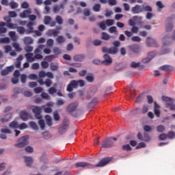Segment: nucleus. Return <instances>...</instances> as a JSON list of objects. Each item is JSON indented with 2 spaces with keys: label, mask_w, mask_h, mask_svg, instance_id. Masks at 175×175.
<instances>
[{
  "label": "nucleus",
  "mask_w": 175,
  "mask_h": 175,
  "mask_svg": "<svg viewBox=\"0 0 175 175\" xmlns=\"http://www.w3.org/2000/svg\"><path fill=\"white\" fill-rule=\"evenodd\" d=\"M54 45V40L53 38H49L46 41V46L49 47H52Z\"/></svg>",
  "instance_id": "09e8293b"
},
{
  "label": "nucleus",
  "mask_w": 175,
  "mask_h": 175,
  "mask_svg": "<svg viewBox=\"0 0 175 175\" xmlns=\"http://www.w3.org/2000/svg\"><path fill=\"white\" fill-rule=\"evenodd\" d=\"M131 68H139V66H140V62H132L131 65H130Z\"/></svg>",
  "instance_id": "69168bd1"
},
{
  "label": "nucleus",
  "mask_w": 175,
  "mask_h": 175,
  "mask_svg": "<svg viewBox=\"0 0 175 175\" xmlns=\"http://www.w3.org/2000/svg\"><path fill=\"white\" fill-rule=\"evenodd\" d=\"M9 126L12 129H18V122H17L16 121H12L10 123Z\"/></svg>",
  "instance_id": "2f4dec72"
},
{
  "label": "nucleus",
  "mask_w": 175,
  "mask_h": 175,
  "mask_svg": "<svg viewBox=\"0 0 175 175\" xmlns=\"http://www.w3.org/2000/svg\"><path fill=\"white\" fill-rule=\"evenodd\" d=\"M102 51L103 53H106L107 54H111L112 55H114V54H117V53H118V49L114 48V46L111 48L103 46L102 48Z\"/></svg>",
  "instance_id": "6e6552de"
},
{
  "label": "nucleus",
  "mask_w": 175,
  "mask_h": 175,
  "mask_svg": "<svg viewBox=\"0 0 175 175\" xmlns=\"http://www.w3.org/2000/svg\"><path fill=\"white\" fill-rule=\"evenodd\" d=\"M24 50L26 51V53H31L33 51V46L27 45L25 46Z\"/></svg>",
  "instance_id": "49530a36"
},
{
  "label": "nucleus",
  "mask_w": 175,
  "mask_h": 175,
  "mask_svg": "<svg viewBox=\"0 0 175 175\" xmlns=\"http://www.w3.org/2000/svg\"><path fill=\"white\" fill-rule=\"evenodd\" d=\"M117 137H109L106 138L103 143L101 144V147L103 148H110V147H113L114 146V142H116Z\"/></svg>",
  "instance_id": "20e7f679"
},
{
  "label": "nucleus",
  "mask_w": 175,
  "mask_h": 175,
  "mask_svg": "<svg viewBox=\"0 0 175 175\" xmlns=\"http://www.w3.org/2000/svg\"><path fill=\"white\" fill-rule=\"evenodd\" d=\"M42 107L39 106H33L32 108V111L34 114V117L37 118V120H42Z\"/></svg>",
  "instance_id": "423d86ee"
},
{
  "label": "nucleus",
  "mask_w": 175,
  "mask_h": 175,
  "mask_svg": "<svg viewBox=\"0 0 175 175\" xmlns=\"http://www.w3.org/2000/svg\"><path fill=\"white\" fill-rule=\"evenodd\" d=\"M59 33H60L59 31H56L54 29H49L46 32V35H48V36H54L55 38V36H58V35H59Z\"/></svg>",
  "instance_id": "dca6fc26"
},
{
  "label": "nucleus",
  "mask_w": 175,
  "mask_h": 175,
  "mask_svg": "<svg viewBox=\"0 0 175 175\" xmlns=\"http://www.w3.org/2000/svg\"><path fill=\"white\" fill-rule=\"evenodd\" d=\"M21 81L23 83V84H25L27 83V75L25 74L21 75Z\"/></svg>",
  "instance_id": "5fc2aeb1"
},
{
  "label": "nucleus",
  "mask_w": 175,
  "mask_h": 175,
  "mask_svg": "<svg viewBox=\"0 0 175 175\" xmlns=\"http://www.w3.org/2000/svg\"><path fill=\"white\" fill-rule=\"evenodd\" d=\"M108 31L109 33H115V32H117V27L116 26H112L109 27Z\"/></svg>",
  "instance_id": "e2e57ef3"
},
{
  "label": "nucleus",
  "mask_w": 175,
  "mask_h": 175,
  "mask_svg": "<svg viewBox=\"0 0 175 175\" xmlns=\"http://www.w3.org/2000/svg\"><path fill=\"white\" fill-rule=\"evenodd\" d=\"M52 18H51V16H45L44 18V25H50V24H51V21Z\"/></svg>",
  "instance_id": "bb28decb"
},
{
  "label": "nucleus",
  "mask_w": 175,
  "mask_h": 175,
  "mask_svg": "<svg viewBox=\"0 0 175 175\" xmlns=\"http://www.w3.org/2000/svg\"><path fill=\"white\" fill-rule=\"evenodd\" d=\"M167 137L168 139H174V137H175V133L173 132V131L168 132L167 134Z\"/></svg>",
  "instance_id": "8fccbe9b"
},
{
  "label": "nucleus",
  "mask_w": 175,
  "mask_h": 175,
  "mask_svg": "<svg viewBox=\"0 0 175 175\" xmlns=\"http://www.w3.org/2000/svg\"><path fill=\"white\" fill-rule=\"evenodd\" d=\"M77 107V103H72L66 107V110L67 111H68V113H72V111H75V110H76Z\"/></svg>",
  "instance_id": "2eb2a0df"
},
{
  "label": "nucleus",
  "mask_w": 175,
  "mask_h": 175,
  "mask_svg": "<svg viewBox=\"0 0 175 175\" xmlns=\"http://www.w3.org/2000/svg\"><path fill=\"white\" fill-rule=\"evenodd\" d=\"M53 53L57 57V55H59V54H61L62 51L61 49H59V48L55 47L53 49Z\"/></svg>",
  "instance_id": "4c0bfd02"
},
{
  "label": "nucleus",
  "mask_w": 175,
  "mask_h": 175,
  "mask_svg": "<svg viewBox=\"0 0 175 175\" xmlns=\"http://www.w3.org/2000/svg\"><path fill=\"white\" fill-rule=\"evenodd\" d=\"M58 63H54V62H51L50 64V68L51 70H52L53 72L55 71V70H58Z\"/></svg>",
  "instance_id": "c85d7f7f"
},
{
  "label": "nucleus",
  "mask_w": 175,
  "mask_h": 175,
  "mask_svg": "<svg viewBox=\"0 0 175 175\" xmlns=\"http://www.w3.org/2000/svg\"><path fill=\"white\" fill-rule=\"evenodd\" d=\"M48 92L50 95H53V94L57 92V89L54 87H51L48 90Z\"/></svg>",
  "instance_id": "603ef678"
},
{
  "label": "nucleus",
  "mask_w": 175,
  "mask_h": 175,
  "mask_svg": "<svg viewBox=\"0 0 175 175\" xmlns=\"http://www.w3.org/2000/svg\"><path fill=\"white\" fill-rule=\"evenodd\" d=\"M10 118H12V114L10 113H7L4 118H2L1 119H0L1 122H8L9 121V120H10Z\"/></svg>",
  "instance_id": "b1692460"
},
{
  "label": "nucleus",
  "mask_w": 175,
  "mask_h": 175,
  "mask_svg": "<svg viewBox=\"0 0 175 175\" xmlns=\"http://www.w3.org/2000/svg\"><path fill=\"white\" fill-rule=\"evenodd\" d=\"M23 42L26 46H29L33 43V39L32 38L27 36L23 38Z\"/></svg>",
  "instance_id": "4be33fe9"
},
{
  "label": "nucleus",
  "mask_w": 175,
  "mask_h": 175,
  "mask_svg": "<svg viewBox=\"0 0 175 175\" xmlns=\"http://www.w3.org/2000/svg\"><path fill=\"white\" fill-rule=\"evenodd\" d=\"M18 129H21V131H23L24 129H28V124H26L25 122H23L21 124H18Z\"/></svg>",
  "instance_id": "37998d69"
},
{
  "label": "nucleus",
  "mask_w": 175,
  "mask_h": 175,
  "mask_svg": "<svg viewBox=\"0 0 175 175\" xmlns=\"http://www.w3.org/2000/svg\"><path fill=\"white\" fill-rule=\"evenodd\" d=\"M143 12H144L143 5L135 4L131 8V13H132V14H140V13H143Z\"/></svg>",
  "instance_id": "39448f33"
},
{
  "label": "nucleus",
  "mask_w": 175,
  "mask_h": 175,
  "mask_svg": "<svg viewBox=\"0 0 175 175\" xmlns=\"http://www.w3.org/2000/svg\"><path fill=\"white\" fill-rule=\"evenodd\" d=\"M33 56V53H27L25 55V57L27 58L29 62H33L34 59L32 57Z\"/></svg>",
  "instance_id": "393cba45"
},
{
  "label": "nucleus",
  "mask_w": 175,
  "mask_h": 175,
  "mask_svg": "<svg viewBox=\"0 0 175 175\" xmlns=\"http://www.w3.org/2000/svg\"><path fill=\"white\" fill-rule=\"evenodd\" d=\"M28 139H29V137L28 136L21 137L18 139L17 144H14V147H16L17 148H23V147H25V146H28V144L29 143Z\"/></svg>",
  "instance_id": "7ed1b4c3"
},
{
  "label": "nucleus",
  "mask_w": 175,
  "mask_h": 175,
  "mask_svg": "<svg viewBox=\"0 0 175 175\" xmlns=\"http://www.w3.org/2000/svg\"><path fill=\"white\" fill-rule=\"evenodd\" d=\"M129 49L133 51V53H135V54H139L141 51L140 46L134 44L129 46Z\"/></svg>",
  "instance_id": "ddd939ff"
},
{
  "label": "nucleus",
  "mask_w": 175,
  "mask_h": 175,
  "mask_svg": "<svg viewBox=\"0 0 175 175\" xmlns=\"http://www.w3.org/2000/svg\"><path fill=\"white\" fill-rule=\"evenodd\" d=\"M68 128L69 123L66 121H64L62 125H61L58 129V133H59V135H64V133H66Z\"/></svg>",
  "instance_id": "1a4fd4ad"
},
{
  "label": "nucleus",
  "mask_w": 175,
  "mask_h": 175,
  "mask_svg": "<svg viewBox=\"0 0 175 175\" xmlns=\"http://www.w3.org/2000/svg\"><path fill=\"white\" fill-rule=\"evenodd\" d=\"M8 5L11 9H17V8H18V3L14 1H10Z\"/></svg>",
  "instance_id": "f704fd0d"
},
{
  "label": "nucleus",
  "mask_w": 175,
  "mask_h": 175,
  "mask_svg": "<svg viewBox=\"0 0 175 175\" xmlns=\"http://www.w3.org/2000/svg\"><path fill=\"white\" fill-rule=\"evenodd\" d=\"M146 45L148 47H158V42L156 39L150 37L146 38Z\"/></svg>",
  "instance_id": "9d476101"
},
{
  "label": "nucleus",
  "mask_w": 175,
  "mask_h": 175,
  "mask_svg": "<svg viewBox=\"0 0 175 175\" xmlns=\"http://www.w3.org/2000/svg\"><path fill=\"white\" fill-rule=\"evenodd\" d=\"M157 54V52L155 51H152L149 53H148V57L150 58V59H152V58H154V57H155Z\"/></svg>",
  "instance_id": "a19ab883"
},
{
  "label": "nucleus",
  "mask_w": 175,
  "mask_h": 175,
  "mask_svg": "<svg viewBox=\"0 0 175 175\" xmlns=\"http://www.w3.org/2000/svg\"><path fill=\"white\" fill-rule=\"evenodd\" d=\"M13 69H14V65L6 67L5 69L1 70V76H8L10 72H13Z\"/></svg>",
  "instance_id": "9b49d317"
},
{
  "label": "nucleus",
  "mask_w": 175,
  "mask_h": 175,
  "mask_svg": "<svg viewBox=\"0 0 175 175\" xmlns=\"http://www.w3.org/2000/svg\"><path fill=\"white\" fill-rule=\"evenodd\" d=\"M85 80H87L88 81V83H93L94 82V76L88 75L85 77Z\"/></svg>",
  "instance_id": "0e129e2a"
},
{
  "label": "nucleus",
  "mask_w": 175,
  "mask_h": 175,
  "mask_svg": "<svg viewBox=\"0 0 175 175\" xmlns=\"http://www.w3.org/2000/svg\"><path fill=\"white\" fill-rule=\"evenodd\" d=\"M165 107L170 109L172 111L175 110V104L173 103H167L165 104Z\"/></svg>",
  "instance_id": "c756f323"
},
{
  "label": "nucleus",
  "mask_w": 175,
  "mask_h": 175,
  "mask_svg": "<svg viewBox=\"0 0 175 175\" xmlns=\"http://www.w3.org/2000/svg\"><path fill=\"white\" fill-rule=\"evenodd\" d=\"M106 25L108 27H111V25H114V20L113 19H107L106 21Z\"/></svg>",
  "instance_id": "13d9d810"
},
{
  "label": "nucleus",
  "mask_w": 175,
  "mask_h": 175,
  "mask_svg": "<svg viewBox=\"0 0 175 175\" xmlns=\"http://www.w3.org/2000/svg\"><path fill=\"white\" fill-rule=\"evenodd\" d=\"M53 84V81L50 79H46L44 81V85L46 87H51V85Z\"/></svg>",
  "instance_id": "052dcab7"
},
{
  "label": "nucleus",
  "mask_w": 175,
  "mask_h": 175,
  "mask_svg": "<svg viewBox=\"0 0 175 175\" xmlns=\"http://www.w3.org/2000/svg\"><path fill=\"white\" fill-rule=\"evenodd\" d=\"M16 31L20 33V35H23V33H25V28L24 27H17L16 26Z\"/></svg>",
  "instance_id": "72a5a7b5"
},
{
  "label": "nucleus",
  "mask_w": 175,
  "mask_h": 175,
  "mask_svg": "<svg viewBox=\"0 0 175 175\" xmlns=\"http://www.w3.org/2000/svg\"><path fill=\"white\" fill-rule=\"evenodd\" d=\"M160 70H164L165 72H172L173 70V66L170 65H163L159 67Z\"/></svg>",
  "instance_id": "6ab92c4d"
},
{
  "label": "nucleus",
  "mask_w": 175,
  "mask_h": 175,
  "mask_svg": "<svg viewBox=\"0 0 175 175\" xmlns=\"http://www.w3.org/2000/svg\"><path fill=\"white\" fill-rule=\"evenodd\" d=\"M70 84L74 88H77L78 85H77V81L76 80H72L70 82Z\"/></svg>",
  "instance_id": "774afa93"
},
{
  "label": "nucleus",
  "mask_w": 175,
  "mask_h": 175,
  "mask_svg": "<svg viewBox=\"0 0 175 175\" xmlns=\"http://www.w3.org/2000/svg\"><path fill=\"white\" fill-rule=\"evenodd\" d=\"M53 118L55 121H59V114L58 113V111H55L53 112Z\"/></svg>",
  "instance_id": "864d4df0"
},
{
  "label": "nucleus",
  "mask_w": 175,
  "mask_h": 175,
  "mask_svg": "<svg viewBox=\"0 0 175 175\" xmlns=\"http://www.w3.org/2000/svg\"><path fill=\"white\" fill-rule=\"evenodd\" d=\"M101 39H103V40H109V39H110V36L106 32H103L101 34Z\"/></svg>",
  "instance_id": "e433bc0d"
},
{
  "label": "nucleus",
  "mask_w": 175,
  "mask_h": 175,
  "mask_svg": "<svg viewBox=\"0 0 175 175\" xmlns=\"http://www.w3.org/2000/svg\"><path fill=\"white\" fill-rule=\"evenodd\" d=\"M34 32L33 27H28L25 29V35H31V33H33Z\"/></svg>",
  "instance_id": "ea45409f"
},
{
  "label": "nucleus",
  "mask_w": 175,
  "mask_h": 175,
  "mask_svg": "<svg viewBox=\"0 0 175 175\" xmlns=\"http://www.w3.org/2000/svg\"><path fill=\"white\" fill-rule=\"evenodd\" d=\"M6 27L10 28V29H16L17 28V24L10 23V22L9 23H7Z\"/></svg>",
  "instance_id": "c03bdc74"
},
{
  "label": "nucleus",
  "mask_w": 175,
  "mask_h": 175,
  "mask_svg": "<svg viewBox=\"0 0 175 175\" xmlns=\"http://www.w3.org/2000/svg\"><path fill=\"white\" fill-rule=\"evenodd\" d=\"M111 161V158L105 157L101 159L96 165L87 162H78L75 164L76 167H82L83 169H94V167H103L106 166L109 162Z\"/></svg>",
  "instance_id": "f257e3e1"
},
{
  "label": "nucleus",
  "mask_w": 175,
  "mask_h": 175,
  "mask_svg": "<svg viewBox=\"0 0 175 175\" xmlns=\"http://www.w3.org/2000/svg\"><path fill=\"white\" fill-rule=\"evenodd\" d=\"M47 72H46V71L44 70H41L39 72L38 76L40 77V79H43L44 77H46Z\"/></svg>",
  "instance_id": "6e6d98bb"
},
{
  "label": "nucleus",
  "mask_w": 175,
  "mask_h": 175,
  "mask_svg": "<svg viewBox=\"0 0 175 175\" xmlns=\"http://www.w3.org/2000/svg\"><path fill=\"white\" fill-rule=\"evenodd\" d=\"M98 25L103 31H105V29H106V24H105V22L98 23Z\"/></svg>",
  "instance_id": "bf43d9fd"
},
{
  "label": "nucleus",
  "mask_w": 175,
  "mask_h": 175,
  "mask_svg": "<svg viewBox=\"0 0 175 175\" xmlns=\"http://www.w3.org/2000/svg\"><path fill=\"white\" fill-rule=\"evenodd\" d=\"M175 14H172L170 16L166 18L165 31L166 32H170L174 27Z\"/></svg>",
  "instance_id": "f03ea898"
},
{
  "label": "nucleus",
  "mask_w": 175,
  "mask_h": 175,
  "mask_svg": "<svg viewBox=\"0 0 175 175\" xmlns=\"http://www.w3.org/2000/svg\"><path fill=\"white\" fill-rule=\"evenodd\" d=\"M157 131L159 133H163V132H165V126H163V125L157 126Z\"/></svg>",
  "instance_id": "58836bf2"
},
{
  "label": "nucleus",
  "mask_w": 175,
  "mask_h": 175,
  "mask_svg": "<svg viewBox=\"0 0 175 175\" xmlns=\"http://www.w3.org/2000/svg\"><path fill=\"white\" fill-rule=\"evenodd\" d=\"M169 38H170V36L166 35V36H164V38H163V45H164V46H170V44H172V42L167 41V39H169Z\"/></svg>",
  "instance_id": "cd10ccee"
},
{
  "label": "nucleus",
  "mask_w": 175,
  "mask_h": 175,
  "mask_svg": "<svg viewBox=\"0 0 175 175\" xmlns=\"http://www.w3.org/2000/svg\"><path fill=\"white\" fill-rule=\"evenodd\" d=\"M56 42L58 44H62V43H65V42H66V38H65L64 36H58L56 38Z\"/></svg>",
  "instance_id": "5701e85b"
},
{
  "label": "nucleus",
  "mask_w": 175,
  "mask_h": 175,
  "mask_svg": "<svg viewBox=\"0 0 175 175\" xmlns=\"http://www.w3.org/2000/svg\"><path fill=\"white\" fill-rule=\"evenodd\" d=\"M78 87L83 88L85 85V82L83 79H79L77 81Z\"/></svg>",
  "instance_id": "de8ad7c7"
},
{
  "label": "nucleus",
  "mask_w": 175,
  "mask_h": 175,
  "mask_svg": "<svg viewBox=\"0 0 175 175\" xmlns=\"http://www.w3.org/2000/svg\"><path fill=\"white\" fill-rule=\"evenodd\" d=\"M25 159V163H26V166L28 167H31V165H32V162H33V159H32L31 157H24Z\"/></svg>",
  "instance_id": "f3484780"
},
{
  "label": "nucleus",
  "mask_w": 175,
  "mask_h": 175,
  "mask_svg": "<svg viewBox=\"0 0 175 175\" xmlns=\"http://www.w3.org/2000/svg\"><path fill=\"white\" fill-rule=\"evenodd\" d=\"M55 20V21H52L50 23V27L51 28L55 27L57 24H58V25H62V24H64V19L62 18V16L59 15L56 16Z\"/></svg>",
  "instance_id": "0eeeda50"
},
{
  "label": "nucleus",
  "mask_w": 175,
  "mask_h": 175,
  "mask_svg": "<svg viewBox=\"0 0 175 175\" xmlns=\"http://www.w3.org/2000/svg\"><path fill=\"white\" fill-rule=\"evenodd\" d=\"M29 125L30 128H31V129H33V131H38L39 129L38 124L35 122H29Z\"/></svg>",
  "instance_id": "7c9ffc66"
},
{
  "label": "nucleus",
  "mask_w": 175,
  "mask_h": 175,
  "mask_svg": "<svg viewBox=\"0 0 175 175\" xmlns=\"http://www.w3.org/2000/svg\"><path fill=\"white\" fill-rule=\"evenodd\" d=\"M44 49V44H40L35 50H34V54H41L42 50Z\"/></svg>",
  "instance_id": "a878e982"
},
{
  "label": "nucleus",
  "mask_w": 175,
  "mask_h": 175,
  "mask_svg": "<svg viewBox=\"0 0 175 175\" xmlns=\"http://www.w3.org/2000/svg\"><path fill=\"white\" fill-rule=\"evenodd\" d=\"M144 12H152V8L150 5H143Z\"/></svg>",
  "instance_id": "680f3d73"
},
{
  "label": "nucleus",
  "mask_w": 175,
  "mask_h": 175,
  "mask_svg": "<svg viewBox=\"0 0 175 175\" xmlns=\"http://www.w3.org/2000/svg\"><path fill=\"white\" fill-rule=\"evenodd\" d=\"M31 10H25L20 14V17L21 18H27V17H29V14H31Z\"/></svg>",
  "instance_id": "a211bd4d"
},
{
  "label": "nucleus",
  "mask_w": 175,
  "mask_h": 175,
  "mask_svg": "<svg viewBox=\"0 0 175 175\" xmlns=\"http://www.w3.org/2000/svg\"><path fill=\"white\" fill-rule=\"evenodd\" d=\"M92 9H93V10H94V12H100V4H99V3L95 4V5L93 6Z\"/></svg>",
  "instance_id": "a18cd8bd"
},
{
  "label": "nucleus",
  "mask_w": 175,
  "mask_h": 175,
  "mask_svg": "<svg viewBox=\"0 0 175 175\" xmlns=\"http://www.w3.org/2000/svg\"><path fill=\"white\" fill-rule=\"evenodd\" d=\"M92 63L94 65H103V64H102V62H100V59H94L92 60Z\"/></svg>",
  "instance_id": "338daca9"
},
{
  "label": "nucleus",
  "mask_w": 175,
  "mask_h": 175,
  "mask_svg": "<svg viewBox=\"0 0 175 175\" xmlns=\"http://www.w3.org/2000/svg\"><path fill=\"white\" fill-rule=\"evenodd\" d=\"M85 58V56L84 55H76L73 57V59L76 61V62H83Z\"/></svg>",
  "instance_id": "aec40b11"
},
{
  "label": "nucleus",
  "mask_w": 175,
  "mask_h": 175,
  "mask_svg": "<svg viewBox=\"0 0 175 175\" xmlns=\"http://www.w3.org/2000/svg\"><path fill=\"white\" fill-rule=\"evenodd\" d=\"M104 60L102 61L103 65H110L113 62V59L108 54H105L103 55Z\"/></svg>",
  "instance_id": "f8f14e48"
},
{
  "label": "nucleus",
  "mask_w": 175,
  "mask_h": 175,
  "mask_svg": "<svg viewBox=\"0 0 175 175\" xmlns=\"http://www.w3.org/2000/svg\"><path fill=\"white\" fill-rule=\"evenodd\" d=\"M144 142H150L151 140V137L147 133H144Z\"/></svg>",
  "instance_id": "3c124183"
},
{
  "label": "nucleus",
  "mask_w": 175,
  "mask_h": 175,
  "mask_svg": "<svg viewBox=\"0 0 175 175\" xmlns=\"http://www.w3.org/2000/svg\"><path fill=\"white\" fill-rule=\"evenodd\" d=\"M3 49L5 50V54H8V53H9L10 51H12V46H10V45H5V46H3Z\"/></svg>",
  "instance_id": "4d7b16f0"
},
{
  "label": "nucleus",
  "mask_w": 175,
  "mask_h": 175,
  "mask_svg": "<svg viewBox=\"0 0 175 175\" xmlns=\"http://www.w3.org/2000/svg\"><path fill=\"white\" fill-rule=\"evenodd\" d=\"M43 139L45 140H49V139H51V134L49 133V131H45L42 133Z\"/></svg>",
  "instance_id": "473e14b6"
},
{
  "label": "nucleus",
  "mask_w": 175,
  "mask_h": 175,
  "mask_svg": "<svg viewBox=\"0 0 175 175\" xmlns=\"http://www.w3.org/2000/svg\"><path fill=\"white\" fill-rule=\"evenodd\" d=\"M20 117L23 121H28V119L29 118V113H28L27 111H21L20 112Z\"/></svg>",
  "instance_id": "4468645a"
},
{
  "label": "nucleus",
  "mask_w": 175,
  "mask_h": 175,
  "mask_svg": "<svg viewBox=\"0 0 175 175\" xmlns=\"http://www.w3.org/2000/svg\"><path fill=\"white\" fill-rule=\"evenodd\" d=\"M0 43H10V38H9V37L0 38Z\"/></svg>",
  "instance_id": "79ce46f5"
},
{
  "label": "nucleus",
  "mask_w": 175,
  "mask_h": 175,
  "mask_svg": "<svg viewBox=\"0 0 175 175\" xmlns=\"http://www.w3.org/2000/svg\"><path fill=\"white\" fill-rule=\"evenodd\" d=\"M160 107H161L159 106V105L157 103L154 104V113L155 116L157 117V118H159V117H161V111H159Z\"/></svg>",
  "instance_id": "412c9836"
},
{
  "label": "nucleus",
  "mask_w": 175,
  "mask_h": 175,
  "mask_svg": "<svg viewBox=\"0 0 175 175\" xmlns=\"http://www.w3.org/2000/svg\"><path fill=\"white\" fill-rule=\"evenodd\" d=\"M38 120H40L38 121V125L40 126L41 131H44V128L46 126V124H44V120L42 119H38Z\"/></svg>",
  "instance_id": "c9c22d12"
}]
</instances>
